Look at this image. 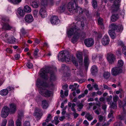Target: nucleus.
<instances>
[{
	"label": "nucleus",
	"instance_id": "17",
	"mask_svg": "<svg viewBox=\"0 0 126 126\" xmlns=\"http://www.w3.org/2000/svg\"><path fill=\"white\" fill-rule=\"evenodd\" d=\"M109 37L107 35H105L103 37L101 40L102 44L104 46L108 45L110 42Z\"/></svg>",
	"mask_w": 126,
	"mask_h": 126
},
{
	"label": "nucleus",
	"instance_id": "23",
	"mask_svg": "<svg viewBox=\"0 0 126 126\" xmlns=\"http://www.w3.org/2000/svg\"><path fill=\"white\" fill-rule=\"evenodd\" d=\"M85 11V9H83L81 8L78 6L77 7V11L75 12V13L78 12L79 14L81 15L84 13Z\"/></svg>",
	"mask_w": 126,
	"mask_h": 126
},
{
	"label": "nucleus",
	"instance_id": "12",
	"mask_svg": "<svg viewBox=\"0 0 126 126\" xmlns=\"http://www.w3.org/2000/svg\"><path fill=\"white\" fill-rule=\"evenodd\" d=\"M107 58L109 63L111 64L113 63L116 60L115 55L111 53H109L107 54Z\"/></svg>",
	"mask_w": 126,
	"mask_h": 126
},
{
	"label": "nucleus",
	"instance_id": "61",
	"mask_svg": "<svg viewBox=\"0 0 126 126\" xmlns=\"http://www.w3.org/2000/svg\"><path fill=\"white\" fill-rule=\"evenodd\" d=\"M53 0H48V4L51 5L53 4Z\"/></svg>",
	"mask_w": 126,
	"mask_h": 126
},
{
	"label": "nucleus",
	"instance_id": "62",
	"mask_svg": "<svg viewBox=\"0 0 126 126\" xmlns=\"http://www.w3.org/2000/svg\"><path fill=\"white\" fill-rule=\"evenodd\" d=\"M100 109H99L98 110H96L94 111L95 113L97 115H99L100 114Z\"/></svg>",
	"mask_w": 126,
	"mask_h": 126
},
{
	"label": "nucleus",
	"instance_id": "43",
	"mask_svg": "<svg viewBox=\"0 0 126 126\" xmlns=\"http://www.w3.org/2000/svg\"><path fill=\"white\" fill-rule=\"evenodd\" d=\"M66 8V5H64L60 7L59 9L61 12H63L65 11Z\"/></svg>",
	"mask_w": 126,
	"mask_h": 126
},
{
	"label": "nucleus",
	"instance_id": "51",
	"mask_svg": "<svg viewBox=\"0 0 126 126\" xmlns=\"http://www.w3.org/2000/svg\"><path fill=\"white\" fill-rule=\"evenodd\" d=\"M7 122V120L6 119L4 120L2 122L1 126H6Z\"/></svg>",
	"mask_w": 126,
	"mask_h": 126
},
{
	"label": "nucleus",
	"instance_id": "6",
	"mask_svg": "<svg viewBox=\"0 0 126 126\" xmlns=\"http://www.w3.org/2000/svg\"><path fill=\"white\" fill-rule=\"evenodd\" d=\"M77 0H74L73 1L70 2L66 5V7L68 10L71 13H75L77 11Z\"/></svg>",
	"mask_w": 126,
	"mask_h": 126
},
{
	"label": "nucleus",
	"instance_id": "56",
	"mask_svg": "<svg viewBox=\"0 0 126 126\" xmlns=\"http://www.w3.org/2000/svg\"><path fill=\"white\" fill-rule=\"evenodd\" d=\"M38 11L36 10H34L33 12V14L34 17H37L38 14Z\"/></svg>",
	"mask_w": 126,
	"mask_h": 126
},
{
	"label": "nucleus",
	"instance_id": "10",
	"mask_svg": "<svg viewBox=\"0 0 126 126\" xmlns=\"http://www.w3.org/2000/svg\"><path fill=\"white\" fill-rule=\"evenodd\" d=\"M122 72V68L117 67H113L111 69V74L113 76H116L121 73Z\"/></svg>",
	"mask_w": 126,
	"mask_h": 126
},
{
	"label": "nucleus",
	"instance_id": "29",
	"mask_svg": "<svg viewBox=\"0 0 126 126\" xmlns=\"http://www.w3.org/2000/svg\"><path fill=\"white\" fill-rule=\"evenodd\" d=\"M85 117L89 121H91L93 118L92 116L91 115L89 112L87 113L86 114Z\"/></svg>",
	"mask_w": 126,
	"mask_h": 126
},
{
	"label": "nucleus",
	"instance_id": "16",
	"mask_svg": "<svg viewBox=\"0 0 126 126\" xmlns=\"http://www.w3.org/2000/svg\"><path fill=\"white\" fill-rule=\"evenodd\" d=\"M10 108L9 110L11 114L15 113L16 110L17 106L14 103H11L9 104Z\"/></svg>",
	"mask_w": 126,
	"mask_h": 126
},
{
	"label": "nucleus",
	"instance_id": "50",
	"mask_svg": "<svg viewBox=\"0 0 126 126\" xmlns=\"http://www.w3.org/2000/svg\"><path fill=\"white\" fill-rule=\"evenodd\" d=\"M53 96V92L52 91L48 90V97H52Z\"/></svg>",
	"mask_w": 126,
	"mask_h": 126
},
{
	"label": "nucleus",
	"instance_id": "21",
	"mask_svg": "<svg viewBox=\"0 0 126 126\" xmlns=\"http://www.w3.org/2000/svg\"><path fill=\"white\" fill-rule=\"evenodd\" d=\"M89 60L88 55H84V63L85 66L86 68H87L89 64Z\"/></svg>",
	"mask_w": 126,
	"mask_h": 126
},
{
	"label": "nucleus",
	"instance_id": "37",
	"mask_svg": "<svg viewBox=\"0 0 126 126\" xmlns=\"http://www.w3.org/2000/svg\"><path fill=\"white\" fill-rule=\"evenodd\" d=\"M92 5L94 9L96 8L97 6V4L96 0H92Z\"/></svg>",
	"mask_w": 126,
	"mask_h": 126
},
{
	"label": "nucleus",
	"instance_id": "4",
	"mask_svg": "<svg viewBox=\"0 0 126 126\" xmlns=\"http://www.w3.org/2000/svg\"><path fill=\"white\" fill-rule=\"evenodd\" d=\"M123 27L122 25L117 26L115 24H111L109 27L110 30L109 32V33L111 38L114 39L116 36L115 31L116 30L117 32H119L122 31L123 29Z\"/></svg>",
	"mask_w": 126,
	"mask_h": 126
},
{
	"label": "nucleus",
	"instance_id": "60",
	"mask_svg": "<svg viewBox=\"0 0 126 126\" xmlns=\"http://www.w3.org/2000/svg\"><path fill=\"white\" fill-rule=\"evenodd\" d=\"M52 118L51 115L50 114H48V122L50 121Z\"/></svg>",
	"mask_w": 126,
	"mask_h": 126
},
{
	"label": "nucleus",
	"instance_id": "52",
	"mask_svg": "<svg viewBox=\"0 0 126 126\" xmlns=\"http://www.w3.org/2000/svg\"><path fill=\"white\" fill-rule=\"evenodd\" d=\"M103 19L100 18H99L98 19V23L99 25H102L103 24Z\"/></svg>",
	"mask_w": 126,
	"mask_h": 126
},
{
	"label": "nucleus",
	"instance_id": "57",
	"mask_svg": "<svg viewBox=\"0 0 126 126\" xmlns=\"http://www.w3.org/2000/svg\"><path fill=\"white\" fill-rule=\"evenodd\" d=\"M74 86L73 85H70L69 88L70 89H72V91H73L76 89V88H74Z\"/></svg>",
	"mask_w": 126,
	"mask_h": 126
},
{
	"label": "nucleus",
	"instance_id": "13",
	"mask_svg": "<svg viewBox=\"0 0 126 126\" xmlns=\"http://www.w3.org/2000/svg\"><path fill=\"white\" fill-rule=\"evenodd\" d=\"M50 21L51 24L56 25L60 22V20L58 17L55 16H52L50 18Z\"/></svg>",
	"mask_w": 126,
	"mask_h": 126
},
{
	"label": "nucleus",
	"instance_id": "25",
	"mask_svg": "<svg viewBox=\"0 0 126 126\" xmlns=\"http://www.w3.org/2000/svg\"><path fill=\"white\" fill-rule=\"evenodd\" d=\"M76 105L74 103L72 104L71 102L69 103L68 104V106L69 107H71V109L72 111L74 112V113L76 112V110L75 109L74 107L76 106Z\"/></svg>",
	"mask_w": 126,
	"mask_h": 126
},
{
	"label": "nucleus",
	"instance_id": "35",
	"mask_svg": "<svg viewBox=\"0 0 126 126\" xmlns=\"http://www.w3.org/2000/svg\"><path fill=\"white\" fill-rule=\"evenodd\" d=\"M42 7H47V0H42L41 2Z\"/></svg>",
	"mask_w": 126,
	"mask_h": 126
},
{
	"label": "nucleus",
	"instance_id": "36",
	"mask_svg": "<svg viewBox=\"0 0 126 126\" xmlns=\"http://www.w3.org/2000/svg\"><path fill=\"white\" fill-rule=\"evenodd\" d=\"M14 4H18L20 3L22 0H8Z\"/></svg>",
	"mask_w": 126,
	"mask_h": 126
},
{
	"label": "nucleus",
	"instance_id": "26",
	"mask_svg": "<svg viewBox=\"0 0 126 126\" xmlns=\"http://www.w3.org/2000/svg\"><path fill=\"white\" fill-rule=\"evenodd\" d=\"M91 72L92 75H94L97 71V68L96 66H93L91 69Z\"/></svg>",
	"mask_w": 126,
	"mask_h": 126
},
{
	"label": "nucleus",
	"instance_id": "49",
	"mask_svg": "<svg viewBox=\"0 0 126 126\" xmlns=\"http://www.w3.org/2000/svg\"><path fill=\"white\" fill-rule=\"evenodd\" d=\"M97 57V55L96 53L93 54L92 56V60L94 61L96 60Z\"/></svg>",
	"mask_w": 126,
	"mask_h": 126
},
{
	"label": "nucleus",
	"instance_id": "64",
	"mask_svg": "<svg viewBox=\"0 0 126 126\" xmlns=\"http://www.w3.org/2000/svg\"><path fill=\"white\" fill-rule=\"evenodd\" d=\"M103 88L104 89L110 90V88L108 87L107 85H106L104 84H103Z\"/></svg>",
	"mask_w": 126,
	"mask_h": 126
},
{
	"label": "nucleus",
	"instance_id": "48",
	"mask_svg": "<svg viewBox=\"0 0 126 126\" xmlns=\"http://www.w3.org/2000/svg\"><path fill=\"white\" fill-rule=\"evenodd\" d=\"M8 126H14V122L13 121L11 120H10L9 122Z\"/></svg>",
	"mask_w": 126,
	"mask_h": 126
},
{
	"label": "nucleus",
	"instance_id": "8",
	"mask_svg": "<svg viewBox=\"0 0 126 126\" xmlns=\"http://www.w3.org/2000/svg\"><path fill=\"white\" fill-rule=\"evenodd\" d=\"M9 108L7 106L3 107L1 112V116L3 118H6L10 113Z\"/></svg>",
	"mask_w": 126,
	"mask_h": 126
},
{
	"label": "nucleus",
	"instance_id": "31",
	"mask_svg": "<svg viewBox=\"0 0 126 126\" xmlns=\"http://www.w3.org/2000/svg\"><path fill=\"white\" fill-rule=\"evenodd\" d=\"M24 10L25 12L27 13H29L32 11L31 7L28 5H26L24 7Z\"/></svg>",
	"mask_w": 126,
	"mask_h": 126
},
{
	"label": "nucleus",
	"instance_id": "47",
	"mask_svg": "<svg viewBox=\"0 0 126 126\" xmlns=\"http://www.w3.org/2000/svg\"><path fill=\"white\" fill-rule=\"evenodd\" d=\"M1 36H3V38L5 40H7V39L9 38H8V35L7 33H3L1 35Z\"/></svg>",
	"mask_w": 126,
	"mask_h": 126
},
{
	"label": "nucleus",
	"instance_id": "59",
	"mask_svg": "<svg viewBox=\"0 0 126 126\" xmlns=\"http://www.w3.org/2000/svg\"><path fill=\"white\" fill-rule=\"evenodd\" d=\"M21 33L23 35L25 34L26 33V32L23 29H22L21 30Z\"/></svg>",
	"mask_w": 126,
	"mask_h": 126
},
{
	"label": "nucleus",
	"instance_id": "3",
	"mask_svg": "<svg viewBox=\"0 0 126 126\" xmlns=\"http://www.w3.org/2000/svg\"><path fill=\"white\" fill-rule=\"evenodd\" d=\"M58 59L59 60L66 62H69L71 60L73 63L76 66H78V64L76 61L75 57L73 56L71 57L70 59V55L69 52L67 51H62L60 52L58 55Z\"/></svg>",
	"mask_w": 126,
	"mask_h": 126
},
{
	"label": "nucleus",
	"instance_id": "1",
	"mask_svg": "<svg viewBox=\"0 0 126 126\" xmlns=\"http://www.w3.org/2000/svg\"><path fill=\"white\" fill-rule=\"evenodd\" d=\"M40 76L43 79L37 80V84L40 85L39 92L43 96L46 97L47 96V67L42 69L40 73Z\"/></svg>",
	"mask_w": 126,
	"mask_h": 126
},
{
	"label": "nucleus",
	"instance_id": "19",
	"mask_svg": "<svg viewBox=\"0 0 126 126\" xmlns=\"http://www.w3.org/2000/svg\"><path fill=\"white\" fill-rule=\"evenodd\" d=\"M83 54L82 52L78 51L76 54V57L79 63H82L83 61Z\"/></svg>",
	"mask_w": 126,
	"mask_h": 126
},
{
	"label": "nucleus",
	"instance_id": "22",
	"mask_svg": "<svg viewBox=\"0 0 126 126\" xmlns=\"http://www.w3.org/2000/svg\"><path fill=\"white\" fill-rule=\"evenodd\" d=\"M7 42L9 44H13L17 41V40L13 36L9 37L7 39Z\"/></svg>",
	"mask_w": 126,
	"mask_h": 126
},
{
	"label": "nucleus",
	"instance_id": "30",
	"mask_svg": "<svg viewBox=\"0 0 126 126\" xmlns=\"http://www.w3.org/2000/svg\"><path fill=\"white\" fill-rule=\"evenodd\" d=\"M42 106L43 109H46L47 108V102L46 100H44L42 102Z\"/></svg>",
	"mask_w": 126,
	"mask_h": 126
},
{
	"label": "nucleus",
	"instance_id": "2",
	"mask_svg": "<svg viewBox=\"0 0 126 126\" xmlns=\"http://www.w3.org/2000/svg\"><path fill=\"white\" fill-rule=\"evenodd\" d=\"M72 27L67 31V33L69 37H70L73 34L74 36L72 38L71 42L73 43L77 42V39L79 36V33L77 32V31H81L84 28V24L83 21H78L76 25L73 24Z\"/></svg>",
	"mask_w": 126,
	"mask_h": 126
},
{
	"label": "nucleus",
	"instance_id": "46",
	"mask_svg": "<svg viewBox=\"0 0 126 126\" xmlns=\"http://www.w3.org/2000/svg\"><path fill=\"white\" fill-rule=\"evenodd\" d=\"M21 120L19 119H18L16 121V126H21Z\"/></svg>",
	"mask_w": 126,
	"mask_h": 126
},
{
	"label": "nucleus",
	"instance_id": "5",
	"mask_svg": "<svg viewBox=\"0 0 126 126\" xmlns=\"http://www.w3.org/2000/svg\"><path fill=\"white\" fill-rule=\"evenodd\" d=\"M57 70L55 68L48 67V73H49L50 75L49 80L51 81L48 84V88H50V89H52L53 88V85L52 82L54 81L56 79L54 73Z\"/></svg>",
	"mask_w": 126,
	"mask_h": 126
},
{
	"label": "nucleus",
	"instance_id": "55",
	"mask_svg": "<svg viewBox=\"0 0 126 126\" xmlns=\"http://www.w3.org/2000/svg\"><path fill=\"white\" fill-rule=\"evenodd\" d=\"M27 67L29 68H32L33 67V65L32 63H28L27 64Z\"/></svg>",
	"mask_w": 126,
	"mask_h": 126
},
{
	"label": "nucleus",
	"instance_id": "39",
	"mask_svg": "<svg viewBox=\"0 0 126 126\" xmlns=\"http://www.w3.org/2000/svg\"><path fill=\"white\" fill-rule=\"evenodd\" d=\"M18 13L21 16H23L25 15V13L22 9H18L17 11Z\"/></svg>",
	"mask_w": 126,
	"mask_h": 126
},
{
	"label": "nucleus",
	"instance_id": "38",
	"mask_svg": "<svg viewBox=\"0 0 126 126\" xmlns=\"http://www.w3.org/2000/svg\"><path fill=\"white\" fill-rule=\"evenodd\" d=\"M24 117L23 115V112L21 111L18 113V119L21 120V119Z\"/></svg>",
	"mask_w": 126,
	"mask_h": 126
},
{
	"label": "nucleus",
	"instance_id": "42",
	"mask_svg": "<svg viewBox=\"0 0 126 126\" xmlns=\"http://www.w3.org/2000/svg\"><path fill=\"white\" fill-rule=\"evenodd\" d=\"M38 51L39 50L38 49H36L34 52L33 55L34 57L35 58H37L38 56Z\"/></svg>",
	"mask_w": 126,
	"mask_h": 126
},
{
	"label": "nucleus",
	"instance_id": "28",
	"mask_svg": "<svg viewBox=\"0 0 126 126\" xmlns=\"http://www.w3.org/2000/svg\"><path fill=\"white\" fill-rule=\"evenodd\" d=\"M8 93V90L7 89H3L0 91V94L2 96L7 95Z\"/></svg>",
	"mask_w": 126,
	"mask_h": 126
},
{
	"label": "nucleus",
	"instance_id": "18",
	"mask_svg": "<svg viewBox=\"0 0 126 126\" xmlns=\"http://www.w3.org/2000/svg\"><path fill=\"white\" fill-rule=\"evenodd\" d=\"M47 7H42L39 11L41 17L43 18L47 16Z\"/></svg>",
	"mask_w": 126,
	"mask_h": 126
},
{
	"label": "nucleus",
	"instance_id": "45",
	"mask_svg": "<svg viewBox=\"0 0 126 126\" xmlns=\"http://www.w3.org/2000/svg\"><path fill=\"white\" fill-rule=\"evenodd\" d=\"M119 98L118 96L116 95L113 96V102L116 103Z\"/></svg>",
	"mask_w": 126,
	"mask_h": 126
},
{
	"label": "nucleus",
	"instance_id": "24",
	"mask_svg": "<svg viewBox=\"0 0 126 126\" xmlns=\"http://www.w3.org/2000/svg\"><path fill=\"white\" fill-rule=\"evenodd\" d=\"M31 5L34 8H36L39 6V3L38 1H32L31 3Z\"/></svg>",
	"mask_w": 126,
	"mask_h": 126
},
{
	"label": "nucleus",
	"instance_id": "63",
	"mask_svg": "<svg viewBox=\"0 0 126 126\" xmlns=\"http://www.w3.org/2000/svg\"><path fill=\"white\" fill-rule=\"evenodd\" d=\"M114 126H122V124L120 122H117L115 124Z\"/></svg>",
	"mask_w": 126,
	"mask_h": 126
},
{
	"label": "nucleus",
	"instance_id": "20",
	"mask_svg": "<svg viewBox=\"0 0 126 126\" xmlns=\"http://www.w3.org/2000/svg\"><path fill=\"white\" fill-rule=\"evenodd\" d=\"M24 19L26 22H31L33 21V18L32 15L28 14L25 16Z\"/></svg>",
	"mask_w": 126,
	"mask_h": 126
},
{
	"label": "nucleus",
	"instance_id": "15",
	"mask_svg": "<svg viewBox=\"0 0 126 126\" xmlns=\"http://www.w3.org/2000/svg\"><path fill=\"white\" fill-rule=\"evenodd\" d=\"M34 113V116L37 120H39L42 115L41 110L38 108H36Z\"/></svg>",
	"mask_w": 126,
	"mask_h": 126
},
{
	"label": "nucleus",
	"instance_id": "14",
	"mask_svg": "<svg viewBox=\"0 0 126 126\" xmlns=\"http://www.w3.org/2000/svg\"><path fill=\"white\" fill-rule=\"evenodd\" d=\"M85 45L88 47H90L93 45L94 44V40L91 38L86 39L84 41Z\"/></svg>",
	"mask_w": 126,
	"mask_h": 126
},
{
	"label": "nucleus",
	"instance_id": "44",
	"mask_svg": "<svg viewBox=\"0 0 126 126\" xmlns=\"http://www.w3.org/2000/svg\"><path fill=\"white\" fill-rule=\"evenodd\" d=\"M98 117L99 121L100 122L103 121L104 119L105 118L104 117L101 115H98Z\"/></svg>",
	"mask_w": 126,
	"mask_h": 126
},
{
	"label": "nucleus",
	"instance_id": "53",
	"mask_svg": "<svg viewBox=\"0 0 126 126\" xmlns=\"http://www.w3.org/2000/svg\"><path fill=\"white\" fill-rule=\"evenodd\" d=\"M122 52L123 53L126 57V46L124 47L122 49Z\"/></svg>",
	"mask_w": 126,
	"mask_h": 126
},
{
	"label": "nucleus",
	"instance_id": "33",
	"mask_svg": "<svg viewBox=\"0 0 126 126\" xmlns=\"http://www.w3.org/2000/svg\"><path fill=\"white\" fill-rule=\"evenodd\" d=\"M110 108L113 109H116L117 108V103H116L112 102V103H110Z\"/></svg>",
	"mask_w": 126,
	"mask_h": 126
},
{
	"label": "nucleus",
	"instance_id": "41",
	"mask_svg": "<svg viewBox=\"0 0 126 126\" xmlns=\"http://www.w3.org/2000/svg\"><path fill=\"white\" fill-rule=\"evenodd\" d=\"M83 106L82 103H80L79 104L77 105L78 107V108H77V110L79 111H80L82 109Z\"/></svg>",
	"mask_w": 126,
	"mask_h": 126
},
{
	"label": "nucleus",
	"instance_id": "34",
	"mask_svg": "<svg viewBox=\"0 0 126 126\" xmlns=\"http://www.w3.org/2000/svg\"><path fill=\"white\" fill-rule=\"evenodd\" d=\"M124 64V63L122 60H119L118 61L117 67L122 68Z\"/></svg>",
	"mask_w": 126,
	"mask_h": 126
},
{
	"label": "nucleus",
	"instance_id": "7",
	"mask_svg": "<svg viewBox=\"0 0 126 126\" xmlns=\"http://www.w3.org/2000/svg\"><path fill=\"white\" fill-rule=\"evenodd\" d=\"M2 22L3 23L2 26V29L5 30H9L12 28L8 23H5L4 22H6L9 21V19L7 17H3L2 18Z\"/></svg>",
	"mask_w": 126,
	"mask_h": 126
},
{
	"label": "nucleus",
	"instance_id": "11",
	"mask_svg": "<svg viewBox=\"0 0 126 126\" xmlns=\"http://www.w3.org/2000/svg\"><path fill=\"white\" fill-rule=\"evenodd\" d=\"M125 103L123 107V112L121 113V115H118L117 116L118 118L122 120L126 118V102H125Z\"/></svg>",
	"mask_w": 126,
	"mask_h": 126
},
{
	"label": "nucleus",
	"instance_id": "40",
	"mask_svg": "<svg viewBox=\"0 0 126 126\" xmlns=\"http://www.w3.org/2000/svg\"><path fill=\"white\" fill-rule=\"evenodd\" d=\"M112 96L111 95H110L109 97L107 98L106 100L108 102V104H110V103L112 102Z\"/></svg>",
	"mask_w": 126,
	"mask_h": 126
},
{
	"label": "nucleus",
	"instance_id": "27",
	"mask_svg": "<svg viewBox=\"0 0 126 126\" xmlns=\"http://www.w3.org/2000/svg\"><path fill=\"white\" fill-rule=\"evenodd\" d=\"M119 16L117 14H113L111 17V19L112 22L116 21L119 18Z\"/></svg>",
	"mask_w": 126,
	"mask_h": 126
},
{
	"label": "nucleus",
	"instance_id": "32",
	"mask_svg": "<svg viewBox=\"0 0 126 126\" xmlns=\"http://www.w3.org/2000/svg\"><path fill=\"white\" fill-rule=\"evenodd\" d=\"M110 73L108 71L105 72L103 74V76L104 78L108 79L110 77Z\"/></svg>",
	"mask_w": 126,
	"mask_h": 126
},
{
	"label": "nucleus",
	"instance_id": "9",
	"mask_svg": "<svg viewBox=\"0 0 126 126\" xmlns=\"http://www.w3.org/2000/svg\"><path fill=\"white\" fill-rule=\"evenodd\" d=\"M121 0H116L114 1L113 4L111 7L113 12H116L119 9L120 3Z\"/></svg>",
	"mask_w": 126,
	"mask_h": 126
},
{
	"label": "nucleus",
	"instance_id": "54",
	"mask_svg": "<svg viewBox=\"0 0 126 126\" xmlns=\"http://www.w3.org/2000/svg\"><path fill=\"white\" fill-rule=\"evenodd\" d=\"M23 126H31L30 122L28 121L25 122L23 124Z\"/></svg>",
	"mask_w": 126,
	"mask_h": 126
},
{
	"label": "nucleus",
	"instance_id": "58",
	"mask_svg": "<svg viewBox=\"0 0 126 126\" xmlns=\"http://www.w3.org/2000/svg\"><path fill=\"white\" fill-rule=\"evenodd\" d=\"M20 57V55L18 54H16L15 55V57L16 60H18Z\"/></svg>",
	"mask_w": 126,
	"mask_h": 126
}]
</instances>
